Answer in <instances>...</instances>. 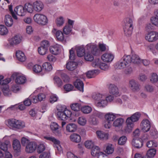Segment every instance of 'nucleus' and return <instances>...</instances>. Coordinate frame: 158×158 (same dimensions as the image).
<instances>
[{
  "label": "nucleus",
  "instance_id": "61",
  "mask_svg": "<svg viewBox=\"0 0 158 158\" xmlns=\"http://www.w3.org/2000/svg\"><path fill=\"white\" fill-rule=\"evenodd\" d=\"M58 99V98L57 95L55 94H52L50 97V102L51 103H53L57 101Z\"/></svg>",
  "mask_w": 158,
  "mask_h": 158
},
{
  "label": "nucleus",
  "instance_id": "22",
  "mask_svg": "<svg viewBox=\"0 0 158 158\" xmlns=\"http://www.w3.org/2000/svg\"><path fill=\"white\" fill-rule=\"evenodd\" d=\"M13 147L15 152L17 153L21 151V145L19 140L15 139L13 140Z\"/></svg>",
  "mask_w": 158,
  "mask_h": 158
},
{
  "label": "nucleus",
  "instance_id": "37",
  "mask_svg": "<svg viewBox=\"0 0 158 158\" xmlns=\"http://www.w3.org/2000/svg\"><path fill=\"white\" fill-rule=\"evenodd\" d=\"M77 56L79 57L82 56L85 53V50L83 46H78L76 47Z\"/></svg>",
  "mask_w": 158,
  "mask_h": 158
},
{
  "label": "nucleus",
  "instance_id": "52",
  "mask_svg": "<svg viewBox=\"0 0 158 158\" xmlns=\"http://www.w3.org/2000/svg\"><path fill=\"white\" fill-rule=\"evenodd\" d=\"M81 110L83 113L87 114L91 111L92 108L89 106H84L81 108Z\"/></svg>",
  "mask_w": 158,
  "mask_h": 158
},
{
  "label": "nucleus",
  "instance_id": "23",
  "mask_svg": "<svg viewBox=\"0 0 158 158\" xmlns=\"http://www.w3.org/2000/svg\"><path fill=\"white\" fill-rule=\"evenodd\" d=\"M17 59L21 62H24L26 59V57L24 53L21 51H18L16 53Z\"/></svg>",
  "mask_w": 158,
  "mask_h": 158
},
{
  "label": "nucleus",
  "instance_id": "33",
  "mask_svg": "<svg viewBox=\"0 0 158 158\" xmlns=\"http://www.w3.org/2000/svg\"><path fill=\"white\" fill-rule=\"evenodd\" d=\"M65 21L64 18L61 16L57 18L55 20V23L57 27H61L63 26Z\"/></svg>",
  "mask_w": 158,
  "mask_h": 158
},
{
  "label": "nucleus",
  "instance_id": "19",
  "mask_svg": "<svg viewBox=\"0 0 158 158\" xmlns=\"http://www.w3.org/2000/svg\"><path fill=\"white\" fill-rule=\"evenodd\" d=\"M60 46L58 44L51 46L50 47V52L54 55H57L60 52Z\"/></svg>",
  "mask_w": 158,
  "mask_h": 158
},
{
  "label": "nucleus",
  "instance_id": "44",
  "mask_svg": "<svg viewBox=\"0 0 158 158\" xmlns=\"http://www.w3.org/2000/svg\"><path fill=\"white\" fill-rule=\"evenodd\" d=\"M91 154L94 156H96L100 152L99 148L97 146H94L91 148Z\"/></svg>",
  "mask_w": 158,
  "mask_h": 158
},
{
  "label": "nucleus",
  "instance_id": "21",
  "mask_svg": "<svg viewBox=\"0 0 158 158\" xmlns=\"http://www.w3.org/2000/svg\"><path fill=\"white\" fill-rule=\"evenodd\" d=\"M21 41V36L19 35H16L11 39L10 44L11 45H16L19 44Z\"/></svg>",
  "mask_w": 158,
  "mask_h": 158
},
{
  "label": "nucleus",
  "instance_id": "15",
  "mask_svg": "<svg viewBox=\"0 0 158 158\" xmlns=\"http://www.w3.org/2000/svg\"><path fill=\"white\" fill-rule=\"evenodd\" d=\"M14 11L17 15L21 16L25 15L26 13L24 7L22 6H17L14 9Z\"/></svg>",
  "mask_w": 158,
  "mask_h": 158
},
{
  "label": "nucleus",
  "instance_id": "28",
  "mask_svg": "<svg viewBox=\"0 0 158 158\" xmlns=\"http://www.w3.org/2000/svg\"><path fill=\"white\" fill-rule=\"evenodd\" d=\"M96 134L98 137L103 140H107L108 138V134L101 131H97Z\"/></svg>",
  "mask_w": 158,
  "mask_h": 158
},
{
  "label": "nucleus",
  "instance_id": "51",
  "mask_svg": "<svg viewBox=\"0 0 158 158\" xmlns=\"http://www.w3.org/2000/svg\"><path fill=\"white\" fill-rule=\"evenodd\" d=\"M84 58L87 61H91L94 60V58L93 55L89 52L85 53Z\"/></svg>",
  "mask_w": 158,
  "mask_h": 158
},
{
  "label": "nucleus",
  "instance_id": "35",
  "mask_svg": "<svg viewBox=\"0 0 158 158\" xmlns=\"http://www.w3.org/2000/svg\"><path fill=\"white\" fill-rule=\"evenodd\" d=\"M99 73V71L98 70H91L88 71L86 74V75L88 78H92L95 77Z\"/></svg>",
  "mask_w": 158,
  "mask_h": 158
},
{
  "label": "nucleus",
  "instance_id": "58",
  "mask_svg": "<svg viewBox=\"0 0 158 158\" xmlns=\"http://www.w3.org/2000/svg\"><path fill=\"white\" fill-rule=\"evenodd\" d=\"M71 107L74 111H79L80 110L81 106L79 103H75L72 104L71 105Z\"/></svg>",
  "mask_w": 158,
  "mask_h": 158
},
{
  "label": "nucleus",
  "instance_id": "20",
  "mask_svg": "<svg viewBox=\"0 0 158 158\" xmlns=\"http://www.w3.org/2000/svg\"><path fill=\"white\" fill-rule=\"evenodd\" d=\"M15 76V82L17 84H23L26 81V78L24 76L19 74H16Z\"/></svg>",
  "mask_w": 158,
  "mask_h": 158
},
{
  "label": "nucleus",
  "instance_id": "43",
  "mask_svg": "<svg viewBox=\"0 0 158 158\" xmlns=\"http://www.w3.org/2000/svg\"><path fill=\"white\" fill-rule=\"evenodd\" d=\"M124 26H129L133 27V21L130 18L127 17L124 19L123 21Z\"/></svg>",
  "mask_w": 158,
  "mask_h": 158
},
{
  "label": "nucleus",
  "instance_id": "60",
  "mask_svg": "<svg viewBox=\"0 0 158 158\" xmlns=\"http://www.w3.org/2000/svg\"><path fill=\"white\" fill-rule=\"evenodd\" d=\"M102 63L101 62V60L98 59L95 60L92 63V65L95 68H99L100 65Z\"/></svg>",
  "mask_w": 158,
  "mask_h": 158
},
{
  "label": "nucleus",
  "instance_id": "27",
  "mask_svg": "<svg viewBox=\"0 0 158 158\" xmlns=\"http://www.w3.org/2000/svg\"><path fill=\"white\" fill-rule=\"evenodd\" d=\"M70 139L72 141L76 143H79L81 140L80 136L79 135L75 133L71 135L70 136Z\"/></svg>",
  "mask_w": 158,
  "mask_h": 158
},
{
  "label": "nucleus",
  "instance_id": "5",
  "mask_svg": "<svg viewBox=\"0 0 158 158\" xmlns=\"http://www.w3.org/2000/svg\"><path fill=\"white\" fill-rule=\"evenodd\" d=\"M57 116L60 120H65L70 117L72 115L71 111L67 109H57Z\"/></svg>",
  "mask_w": 158,
  "mask_h": 158
},
{
  "label": "nucleus",
  "instance_id": "6",
  "mask_svg": "<svg viewBox=\"0 0 158 158\" xmlns=\"http://www.w3.org/2000/svg\"><path fill=\"white\" fill-rule=\"evenodd\" d=\"M34 21L39 24L45 25L47 24L48 19L47 16L42 14H36L33 17Z\"/></svg>",
  "mask_w": 158,
  "mask_h": 158
},
{
  "label": "nucleus",
  "instance_id": "39",
  "mask_svg": "<svg viewBox=\"0 0 158 158\" xmlns=\"http://www.w3.org/2000/svg\"><path fill=\"white\" fill-rule=\"evenodd\" d=\"M133 27L123 26V30L125 35L127 36L131 35L132 33Z\"/></svg>",
  "mask_w": 158,
  "mask_h": 158
},
{
  "label": "nucleus",
  "instance_id": "31",
  "mask_svg": "<svg viewBox=\"0 0 158 158\" xmlns=\"http://www.w3.org/2000/svg\"><path fill=\"white\" fill-rule=\"evenodd\" d=\"M77 64L73 61H69L66 64V68L69 70L73 71L76 68Z\"/></svg>",
  "mask_w": 158,
  "mask_h": 158
},
{
  "label": "nucleus",
  "instance_id": "11",
  "mask_svg": "<svg viewBox=\"0 0 158 158\" xmlns=\"http://www.w3.org/2000/svg\"><path fill=\"white\" fill-rule=\"evenodd\" d=\"M129 86L130 89L134 92L138 91L140 89V85L137 81L133 79L129 81Z\"/></svg>",
  "mask_w": 158,
  "mask_h": 158
},
{
  "label": "nucleus",
  "instance_id": "63",
  "mask_svg": "<svg viewBox=\"0 0 158 158\" xmlns=\"http://www.w3.org/2000/svg\"><path fill=\"white\" fill-rule=\"evenodd\" d=\"M31 142L28 139L25 137H23L22 138L21 142L23 146H26L30 142Z\"/></svg>",
  "mask_w": 158,
  "mask_h": 158
},
{
  "label": "nucleus",
  "instance_id": "53",
  "mask_svg": "<svg viewBox=\"0 0 158 158\" xmlns=\"http://www.w3.org/2000/svg\"><path fill=\"white\" fill-rule=\"evenodd\" d=\"M86 148L88 149H91L94 146V142L91 140H88L84 143Z\"/></svg>",
  "mask_w": 158,
  "mask_h": 158
},
{
  "label": "nucleus",
  "instance_id": "49",
  "mask_svg": "<svg viewBox=\"0 0 158 158\" xmlns=\"http://www.w3.org/2000/svg\"><path fill=\"white\" fill-rule=\"evenodd\" d=\"M46 146L45 144L44 143H41L39 144L37 149V151L39 153H40L44 152Z\"/></svg>",
  "mask_w": 158,
  "mask_h": 158
},
{
  "label": "nucleus",
  "instance_id": "3",
  "mask_svg": "<svg viewBox=\"0 0 158 158\" xmlns=\"http://www.w3.org/2000/svg\"><path fill=\"white\" fill-rule=\"evenodd\" d=\"M130 59L129 56L124 55L117 63L116 68L121 69L127 68L130 64Z\"/></svg>",
  "mask_w": 158,
  "mask_h": 158
},
{
  "label": "nucleus",
  "instance_id": "38",
  "mask_svg": "<svg viewBox=\"0 0 158 158\" xmlns=\"http://www.w3.org/2000/svg\"><path fill=\"white\" fill-rule=\"evenodd\" d=\"M124 122V119L122 118H118L113 122V125L115 127H120L123 124Z\"/></svg>",
  "mask_w": 158,
  "mask_h": 158
},
{
  "label": "nucleus",
  "instance_id": "50",
  "mask_svg": "<svg viewBox=\"0 0 158 158\" xmlns=\"http://www.w3.org/2000/svg\"><path fill=\"white\" fill-rule=\"evenodd\" d=\"M43 67L44 69L47 71H49L52 69V67L51 64L49 63L45 62L43 64Z\"/></svg>",
  "mask_w": 158,
  "mask_h": 158
},
{
  "label": "nucleus",
  "instance_id": "34",
  "mask_svg": "<svg viewBox=\"0 0 158 158\" xmlns=\"http://www.w3.org/2000/svg\"><path fill=\"white\" fill-rule=\"evenodd\" d=\"M5 23L6 25L8 27H11L13 24V20L11 16L7 15L5 16Z\"/></svg>",
  "mask_w": 158,
  "mask_h": 158
},
{
  "label": "nucleus",
  "instance_id": "30",
  "mask_svg": "<svg viewBox=\"0 0 158 158\" xmlns=\"http://www.w3.org/2000/svg\"><path fill=\"white\" fill-rule=\"evenodd\" d=\"M50 127L53 133L56 135L60 134V132L58 130L59 126L57 123L54 122L52 123L50 125Z\"/></svg>",
  "mask_w": 158,
  "mask_h": 158
},
{
  "label": "nucleus",
  "instance_id": "25",
  "mask_svg": "<svg viewBox=\"0 0 158 158\" xmlns=\"http://www.w3.org/2000/svg\"><path fill=\"white\" fill-rule=\"evenodd\" d=\"M75 87L79 91L83 92L84 84L82 81L79 79H77L74 83Z\"/></svg>",
  "mask_w": 158,
  "mask_h": 158
},
{
  "label": "nucleus",
  "instance_id": "14",
  "mask_svg": "<svg viewBox=\"0 0 158 158\" xmlns=\"http://www.w3.org/2000/svg\"><path fill=\"white\" fill-rule=\"evenodd\" d=\"M37 148L36 143L33 142H30L25 147V150L27 153H31L34 152Z\"/></svg>",
  "mask_w": 158,
  "mask_h": 158
},
{
  "label": "nucleus",
  "instance_id": "2",
  "mask_svg": "<svg viewBox=\"0 0 158 158\" xmlns=\"http://www.w3.org/2000/svg\"><path fill=\"white\" fill-rule=\"evenodd\" d=\"M92 98L98 101L97 103L98 106L104 107L107 105L106 96L105 95L100 93H94L92 95Z\"/></svg>",
  "mask_w": 158,
  "mask_h": 158
},
{
  "label": "nucleus",
  "instance_id": "24",
  "mask_svg": "<svg viewBox=\"0 0 158 158\" xmlns=\"http://www.w3.org/2000/svg\"><path fill=\"white\" fill-rule=\"evenodd\" d=\"M102 59L105 62H110L111 61L114 59V56L112 54L106 53L102 56Z\"/></svg>",
  "mask_w": 158,
  "mask_h": 158
},
{
  "label": "nucleus",
  "instance_id": "32",
  "mask_svg": "<svg viewBox=\"0 0 158 158\" xmlns=\"http://www.w3.org/2000/svg\"><path fill=\"white\" fill-rule=\"evenodd\" d=\"M10 146V144L8 141H7L5 142H0V148L4 152L7 151L8 148Z\"/></svg>",
  "mask_w": 158,
  "mask_h": 158
},
{
  "label": "nucleus",
  "instance_id": "1",
  "mask_svg": "<svg viewBox=\"0 0 158 158\" xmlns=\"http://www.w3.org/2000/svg\"><path fill=\"white\" fill-rule=\"evenodd\" d=\"M140 117L139 113L136 112L127 118L126 122L127 127L125 129L126 132L130 133L131 131L134 126V123L137 121Z\"/></svg>",
  "mask_w": 158,
  "mask_h": 158
},
{
  "label": "nucleus",
  "instance_id": "45",
  "mask_svg": "<svg viewBox=\"0 0 158 158\" xmlns=\"http://www.w3.org/2000/svg\"><path fill=\"white\" fill-rule=\"evenodd\" d=\"M54 84L58 87H61L63 84V82L60 78L57 76H55L54 78Z\"/></svg>",
  "mask_w": 158,
  "mask_h": 158
},
{
  "label": "nucleus",
  "instance_id": "36",
  "mask_svg": "<svg viewBox=\"0 0 158 158\" xmlns=\"http://www.w3.org/2000/svg\"><path fill=\"white\" fill-rule=\"evenodd\" d=\"M77 125L74 123H70L67 125L66 127V130L69 132H72L76 131Z\"/></svg>",
  "mask_w": 158,
  "mask_h": 158
},
{
  "label": "nucleus",
  "instance_id": "41",
  "mask_svg": "<svg viewBox=\"0 0 158 158\" xmlns=\"http://www.w3.org/2000/svg\"><path fill=\"white\" fill-rule=\"evenodd\" d=\"M150 80V82L152 84H154L156 83L158 81V76L155 73H152L151 74Z\"/></svg>",
  "mask_w": 158,
  "mask_h": 158
},
{
  "label": "nucleus",
  "instance_id": "48",
  "mask_svg": "<svg viewBox=\"0 0 158 158\" xmlns=\"http://www.w3.org/2000/svg\"><path fill=\"white\" fill-rule=\"evenodd\" d=\"M156 152V150L155 149H151L147 151V155L149 158H153L155 155Z\"/></svg>",
  "mask_w": 158,
  "mask_h": 158
},
{
  "label": "nucleus",
  "instance_id": "8",
  "mask_svg": "<svg viewBox=\"0 0 158 158\" xmlns=\"http://www.w3.org/2000/svg\"><path fill=\"white\" fill-rule=\"evenodd\" d=\"M44 139L52 142L53 143V147L60 152L62 151V149L60 145V142L53 137L50 136L44 137Z\"/></svg>",
  "mask_w": 158,
  "mask_h": 158
},
{
  "label": "nucleus",
  "instance_id": "64",
  "mask_svg": "<svg viewBox=\"0 0 158 158\" xmlns=\"http://www.w3.org/2000/svg\"><path fill=\"white\" fill-rule=\"evenodd\" d=\"M151 21L152 24L158 27V18L156 16H153L151 19Z\"/></svg>",
  "mask_w": 158,
  "mask_h": 158
},
{
  "label": "nucleus",
  "instance_id": "18",
  "mask_svg": "<svg viewBox=\"0 0 158 158\" xmlns=\"http://www.w3.org/2000/svg\"><path fill=\"white\" fill-rule=\"evenodd\" d=\"M130 59V64L131 62L136 64H139L142 62V60L139 56L136 54H133L131 56L129 55Z\"/></svg>",
  "mask_w": 158,
  "mask_h": 158
},
{
  "label": "nucleus",
  "instance_id": "29",
  "mask_svg": "<svg viewBox=\"0 0 158 158\" xmlns=\"http://www.w3.org/2000/svg\"><path fill=\"white\" fill-rule=\"evenodd\" d=\"M72 29L68 25H65L63 28L62 31L64 35H69L73 34Z\"/></svg>",
  "mask_w": 158,
  "mask_h": 158
},
{
  "label": "nucleus",
  "instance_id": "17",
  "mask_svg": "<svg viewBox=\"0 0 158 158\" xmlns=\"http://www.w3.org/2000/svg\"><path fill=\"white\" fill-rule=\"evenodd\" d=\"M34 9L37 12L42 10L44 7L43 3L40 1H36L33 3Z\"/></svg>",
  "mask_w": 158,
  "mask_h": 158
},
{
  "label": "nucleus",
  "instance_id": "9",
  "mask_svg": "<svg viewBox=\"0 0 158 158\" xmlns=\"http://www.w3.org/2000/svg\"><path fill=\"white\" fill-rule=\"evenodd\" d=\"M85 48L89 52H90L93 55L98 56L101 53L100 50L96 44H89L86 45Z\"/></svg>",
  "mask_w": 158,
  "mask_h": 158
},
{
  "label": "nucleus",
  "instance_id": "47",
  "mask_svg": "<svg viewBox=\"0 0 158 158\" xmlns=\"http://www.w3.org/2000/svg\"><path fill=\"white\" fill-rule=\"evenodd\" d=\"M114 151V147L111 144H108L106 149V152L108 154H111Z\"/></svg>",
  "mask_w": 158,
  "mask_h": 158
},
{
  "label": "nucleus",
  "instance_id": "59",
  "mask_svg": "<svg viewBox=\"0 0 158 158\" xmlns=\"http://www.w3.org/2000/svg\"><path fill=\"white\" fill-rule=\"evenodd\" d=\"M127 138L125 136L121 137L118 140V144L120 145H123L125 144L127 141Z\"/></svg>",
  "mask_w": 158,
  "mask_h": 158
},
{
  "label": "nucleus",
  "instance_id": "54",
  "mask_svg": "<svg viewBox=\"0 0 158 158\" xmlns=\"http://www.w3.org/2000/svg\"><path fill=\"white\" fill-rule=\"evenodd\" d=\"M8 32V30L6 27L4 25H0V34L1 35L6 34Z\"/></svg>",
  "mask_w": 158,
  "mask_h": 158
},
{
  "label": "nucleus",
  "instance_id": "7",
  "mask_svg": "<svg viewBox=\"0 0 158 158\" xmlns=\"http://www.w3.org/2000/svg\"><path fill=\"white\" fill-rule=\"evenodd\" d=\"M7 122L9 126L17 129L23 128L25 126L23 122L15 119H9Z\"/></svg>",
  "mask_w": 158,
  "mask_h": 158
},
{
  "label": "nucleus",
  "instance_id": "4",
  "mask_svg": "<svg viewBox=\"0 0 158 158\" xmlns=\"http://www.w3.org/2000/svg\"><path fill=\"white\" fill-rule=\"evenodd\" d=\"M120 114H116L113 113H107L105 115V118L107 122L104 124V127L106 128H110L111 126L112 122L117 117L120 116Z\"/></svg>",
  "mask_w": 158,
  "mask_h": 158
},
{
  "label": "nucleus",
  "instance_id": "46",
  "mask_svg": "<svg viewBox=\"0 0 158 158\" xmlns=\"http://www.w3.org/2000/svg\"><path fill=\"white\" fill-rule=\"evenodd\" d=\"M144 88V91L148 93L152 92L154 90V87L152 85L148 84H146L145 85Z\"/></svg>",
  "mask_w": 158,
  "mask_h": 158
},
{
  "label": "nucleus",
  "instance_id": "42",
  "mask_svg": "<svg viewBox=\"0 0 158 158\" xmlns=\"http://www.w3.org/2000/svg\"><path fill=\"white\" fill-rule=\"evenodd\" d=\"M24 7L26 11L30 13H32L34 10L33 4L32 5L30 3L26 4Z\"/></svg>",
  "mask_w": 158,
  "mask_h": 158
},
{
  "label": "nucleus",
  "instance_id": "57",
  "mask_svg": "<svg viewBox=\"0 0 158 158\" xmlns=\"http://www.w3.org/2000/svg\"><path fill=\"white\" fill-rule=\"evenodd\" d=\"M87 122L86 118L84 117H79L78 120V123L81 125H85Z\"/></svg>",
  "mask_w": 158,
  "mask_h": 158
},
{
  "label": "nucleus",
  "instance_id": "13",
  "mask_svg": "<svg viewBox=\"0 0 158 158\" xmlns=\"http://www.w3.org/2000/svg\"><path fill=\"white\" fill-rule=\"evenodd\" d=\"M141 130L144 132L148 131L151 128L150 122L147 119L143 120L140 124Z\"/></svg>",
  "mask_w": 158,
  "mask_h": 158
},
{
  "label": "nucleus",
  "instance_id": "10",
  "mask_svg": "<svg viewBox=\"0 0 158 158\" xmlns=\"http://www.w3.org/2000/svg\"><path fill=\"white\" fill-rule=\"evenodd\" d=\"M146 40L149 42H154L158 40V32L156 31H151L146 35Z\"/></svg>",
  "mask_w": 158,
  "mask_h": 158
},
{
  "label": "nucleus",
  "instance_id": "12",
  "mask_svg": "<svg viewBox=\"0 0 158 158\" xmlns=\"http://www.w3.org/2000/svg\"><path fill=\"white\" fill-rule=\"evenodd\" d=\"M52 34L55 35L56 39L59 41H62L64 40V34L63 31L59 30H57L54 28L52 30Z\"/></svg>",
  "mask_w": 158,
  "mask_h": 158
},
{
  "label": "nucleus",
  "instance_id": "62",
  "mask_svg": "<svg viewBox=\"0 0 158 158\" xmlns=\"http://www.w3.org/2000/svg\"><path fill=\"white\" fill-rule=\"evenodd\" d=\"M64 89L67 92H69L72 90L73 88V86L71 84H67L64 86Z\"/></svg>",
  "mask_w": 158,
  "mask_h": 158
},
{
  "label": "nucleus",
  "instance_id": "26",
  "mask_svg": "<svg viewBox=\"0 0 158 158\" xmlns=\"http://www.w3.org/2000/svg\"><path fill=\"white\" fill-rule=\"evenodd\" d=\"M131 143L133 146L137 148H141L143 145V141L141 140L136 139H133Z\"/></svg>",
  "mask_w": 158,
  "mask_h": 158
},
{
  "label": "nucleus",
  "instance_id": "56",
  "mask_svg": "<svg viewBox=\"0 0 158 158\" xmlns=\"http://www.w3.org/2000/svg\"><path fill=\"white\" fill-rule=\"evenodd\" d=\"M48 49L40 46L38 48V52L41 55H45L47 52Z\"/></svg>",
  "mask_w": 158,
  "mask_h": 158
},
{
  "label": "nucleus",
  "instance_id": "16",
  "mask_svg": "<svg viewBox=\"0 0 158 158\" xmlns=\"http://www.w3.org/2000/svg\"><path fill=\"white\" fill-rule=\"evenodd\" d=\"M108 88L109 93L110 94L114 95L118 94V89L115 85L110 84L108 85Z\"/></svg>",
  "mask_w": 158,
  "mask_h": 158
},
{
  "label": "nucleus",
  "instance_id": "55",
  "mask_svg": "<svg viewBox=\"0 0 158 158\" xmlns=\"http://www.w3.org/2000/svg\"><path fill=\"white\" fill-rule=\"evenodd\" d=\"M33 71L36 73H38L41 72L42 70V67L40 65L35 64L33 67Z\"/></svg>",
  "mask_w": 158,
  "mask_h": 158
},
{
  "label": "nucleus",
  "instance_id": "40",
  "mask_svg": "<svg viewBox=\"0 0 158 158\" xmlns=\"http://www.w3.org/2000/svg\"><path fill=\"white\" fill-rule=\"evenodd\" d=\"M2 91L4 95L6 96H9L11 95V91L10 90L8 85L2 86Z\"/></svg>",
  "mask_w": 158,
  "mask_h": 158
}]
</instances>
